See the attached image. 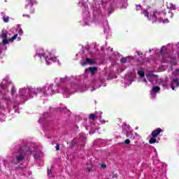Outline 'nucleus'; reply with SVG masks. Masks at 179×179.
<instances>
[{"label": "nucleus", "mask_w": 179, "mask_h": 179, "mask_svg": "<svg viewBox=\"0 0 179 179\" xmlns=\"http://www.w3.org/2000/svg\"><path fill=\"white\" fill-rule=\"evenodd\" d=\"M51 169H48V175L50 176V174H51Z\"/></svg>", "instance_id": "30"}, {"label": "nucleus", "mask_w": 179, "mask_h": 179, "mask_svg": "<svg viewBox=\"0 0 179 179\" xmlns=\"http://www.w3.org/2000/svg\"><path fill=\"white\" fill-rule=\"evenodd\" d=\"M129 61V57H123L120 59L122 64H127Z\"/></svg>", "instance_id": "11"}, {"label": "nucleus", "mask_w": 179, "mask_h": 179, "mask_svg": "<svg viewBox=\"0 0 179 179\" xmlns=\"http://www.w3.org/2000/svg\"><path fill=\"white\" fill-rule=\"evenodd\" d=\"M125 145H129L131 143V141L129 139H126L124 142Z\"/></svg>", "instance_id": "24"}, {"label": "nucleus", "mask_w": 179, "mask_h": 179, "mask_svg": "<svg viewBox=\"0 0 179 179\" xmlns=\"http://www.w3.org/2000/svg\"><path fill=\"white\" fill-rule=\"evenodd\" d=\"M138 55H143V53L140 54L139 52H137Z\"/></svg>", "instance_id": "34"}, {"label": "nucleus", "mask_w": 179, "mask_h": 179, "mask_svg": "<svg viewBox=\"0 0 179 179\" xmlns=\"http://www.w3.org/2000/svg\"><path fill=\"white\" fill-rule=\"evenodd\" d=\"M24 94H25L24 93V94H22V96H24Z\"/></svg>", "instance_id": "40"}, {"label": "nucleus", "mask_w": 179, "mask_h": 179, "mask_svg": "<svg viewBox=\"0 0 179 179\" xmlns=\"http://www.w3.org/2000/svg\"><path fill=\"white\" fill-rule=\"evenodd\" d=\"M114 10V8L113 6H110L108 9V12L109 15H111V11H113Z\"/></svg>", "instance_id": "22"}, {"label": "nucleus", "mask_w": 179, "mask_h": 179, "mask_svg": "<svg viewBox=\"0 0 179 179\" xmlns=\"http://www.w3.org/2000/svg\"><path fill=\"white\" fill-rule=\"evenodd\" d=\"M101 3H102V4L107 3V1H104V0H102V1H101Z\"/></svg>", "instance_id": "32"}, {"label": "nucleus", "mask_w": 179, "mask_h": 179, "mask_svg": "<svg viewBox=\"0 0 179 179\" xmlns=\"http://www.w3.org/2000/svg\"><path fill=\"white\" fill-rule=\"evenodd\" d=\"M178 86H179V83H178V85H177V87H178Z\"/></svg>", "instance_id": "39"}, {"label": "nucleus", "mask_w": 179, "mask_h": 179, "mask_svg": "<svg viewBox=\"0 0 179 179\" xmlns=\"http://www.w3.org/2000/svg\"><path fill=\"white\" fill-rule=\"evenodd\" d=\"M66 80H68V78H61L60 79L61 83H64L66 82Z\"/></svg>", "instance_id": "26"}, {"label": "nucleus", "mask_w": 179, "mask_h": 179, "mask_svg": "<svg viewBox=\"0 0 179 179\" xmlns=\"http://www.w3.org/2000/svg\"><path fill=\"white\" fill-rule=\"evenodd\" d=\"M101 167L102 169H106L107 167V165H106L105 164H102Z\"/></svg>", "instance_id": "29"}, {"label": "nucleus", "mask_w": 179, "mask_h": 179, "mask_svg": "<svg viewBox=\"0 0 179 179\" xmlns=\"http://www.w3.org/2000/svg\"><path fill=\"white\" fill-rule=\"evenodd\" d=\"M166 50V48L164 47H162L160 50V53L162 55H164V51Z\"/></svg>", "instance_id": "23"}, {"label": "nucleus", "mask_w": 179, "mask_h": 179, "mask_svg": "<svg viewBox=\"0 0 179 179\" xmlns=\"http://www.w3.org/2000/svg\"><path fill=\"white\" fill-rule=\"evenodd\" d=\"M137 62L139 64H143V59L142 57L141 59H137Z\"/></svg>", "instance_id": "20"}, {"label": "nucleus", "mask_w": 179, "mask_h": 179, "mask_svg": "<svg viewBox=\"0 0 179 179\" xmlns=\"http://www.w3.org/2000/svg\"><path fill=\"white\" fill-rule=\"evenodd\" d=\"M11 94L12 96H14V94H16V89L15 88V87H13L11 89Z\"/></svg>", "instance_id": "19"}, {"label": "nucleus", "mask_w": 179, "mask_h": 179, "mask_svg": "<svg viewBox=\"0 0 179 179\" xmlns=\"http://www.w3.org/2000/svg\"><path fill=\"white\" fill-rule=\"evenodd\" d=\"M173 83H175L176 85V87L178 86V83H179V80L178 78H174L172 80V84L173 85Z\"/></svg>", "instance_id": "18"}, {"label": "nucleus", "mask_w": 179, "mask_h": 179, "mask_svg": "<svg viewBox=\"0 0 179 179\" xmlns=\"http://www.w3.org/2000/svg\"><path fill=\"white\" fill-rule=\"evenodd\" d=\"M45 61H53V62H57V57H52L51 55H50V56L45 57Z\"/></svg>", "instance_id": "9"}, {"label": "nucleus", "mask_w": 179, "mask_h": 179, "mask_svg": "<svg viewBox=\"0 0 179 179\" xmlns=\"http://www.w3.org/2000/svg\"><path fill=\"white\" fill-rule=\"evenodd\" d=\"M53 86H54V84H50L49 86L48 85H45L43 88L38 87L36 89L37 93H43V96H47V94H47V91L51 89L52 93H53V94H55V93H57V91H55L54 90H52Z\"/></svg>", "instance_id": "2"}, {"label": "nucleus", "mask_w": 179, "mask_h": 179, "mask_svg": "<svg viewBox=\"0 0 179 179\" xmlns=\"http://www.w3.org/2000/svg\"><path fill=\"white\" fill-rule=\"evenodd\" d=\"M27 6H30V8L33 7V5H34V3L32 0H27Z\"/></svg>", "instance_id": "15"}, {"label": "nucleus", "mask_w": 179, "mask_h": 179, "mask_svg": "<svg viewBox=\"0 0 179 179\" xmlns=\"http://www.w3.org/2000/svg\"><path fill=\"white\" fill-rule=\"evenodd\" d=\"M87 64L89 65H94V64H96V61H94V59H93L86 58L85 61H84L83 62L81 63V65L83 66H86V65H87Z\"/></svg>", "instance_id": "4"}, {"label": "nucleus", "mask_w": 179, "mask_h": 179, "mask_svg": "<svg viewBox=\"0 0 179 179\" xmlns=\"http://www.w3.org/2000/svg\"><path fill=\"white\" fill-rule=\"evenodd\" d=\"M0 55H1V52H0Z\"/></svg>", "instance_id": "41"}, {"label": "nucleus", "mask_w": 179, "mask_h": 179, "mask_svg": "<svg viewBox=\"0 0 179 179\" xmlns=\"http://www.w3.org/2000/svg\"><path fill=\"white\" fill-rule=\"evenodd\" d=\"M98 68L96 66L94 67H89L88 71H90V73L92 75H94L97 71Z\"/></svg>", "instance_id": "7"}, {"label": "nucleus", "mask_w": 179, "mask_h": 179, "mask_svg": "<svg viewBox=\"0 0 179 179\" xmlns=\"http://www.w3.org/2000/svg\"><path fill=\"white\" fill-rule=\"evenodd\" d=\"M34 159H36V158H37V157H36V155H34Z\"/></svg>", "instance_id": "36"}, {"label": "nucleus", "mask_w": 179, "mask_h": 179, "mask_svg": "<svg viewBox=\"0 0 179 179\" xmlns=\"http://www.w3.org/2000/svg\"><path fill=\"white\" fill-rule=\"evenodd\" d=\"M3 20L4 23H8L9 22V17L8 16H3Z\"/></svg>", "instance_id": "17"}, {"label": "nucleus", "mask_w": 179, "mask_h": 179, "mask_svg": "<svg viewBox=\"0 0 179 179\" xmlns=\"http://www.w3.org/2000/svg\"><path fill=\"white\" fill-rule=\"evenodd\" d=\"M18 33H19L20 36H22V34H23V29H22V28H20L18 30Z\"/></svg>", "instance_id": "27"}, {"label": "nucleus", "mask_w": 179, "mask_h": 179, "mask_svg": "<svg viewBox=\"0 0 179 179\" xmlns=\"http://www.w3.org/2000/svg\"><path fill=\"white\" fill-rule=\"evenodd\" d=\"M34 159H36V158H37V157H36V155H34Z\"/></svg>", "instance_id": "35"}, {"label": "nucleus", "mask_w": 179, "mask_h": 179, "mask_svg": "<svg viewBox=\"0 0 179 179\" xmlns=\"http://www.w3.org/2000/svg\"><path fill=\"white\" fill-rule=\"evenodd\" d=\"M57 86L59 87V83H57Z\"/></svg>", "instance_id": "37"}, {"label": "nucleus", "mask_w": 179, "mask_h": 179, "mask_svg": "<svg viewBox=\"0 0 179 179\" xmlns=\"http://www.w3.org/2000/svg\"><path fill=\"white\" fill-rule=\"evenodd\" d=\"M20 92H22V93H24V92H28L29 94H31V93H33V92H34V89H30V88H28L27 89H22V90H20Z\"/></svg>", "instance_id": "10"}, {"label": "nucleus", "mask_w": 179, "mask_h": 179, "mask_svg": "<svg viewBox=\"0 0 179 179\" xmlns=\"http://www.w3.org/2000/svg\"><path fill=\"white\" fill-rule=\"evenodd\" d=\"M56 150H59V144L56 145Z\"/></svg>", "instance_id": "31"}, {"label": "nucleus", "mask_w": 179, "mask_h": 179, "mask_svg": "<svg viewBox=\"0 0 179 179\" xmlns=\"http://www.w3.org/2000/svg\"><path fill=\"white\" fill-rule=\"evenodd\" d=\"M64 92H68V88H64Z\"/></svg>", "instance_id": "33"}, {"label": "nucleus", "mask_w": 179, "mask_h": 179, "mask_svg": "<svg viewBox=\"0 0 179 179\" xmlns=\"http://www.w3.org/2000/svg\"><path fill=\"white\" fill-rule=\"evenodd\" d=\"M162 132H163V129L161 128H157L152 131L151 136H152V138H157V136H159Z\"/></svg>", "instance_id": "5"}, {"label": "nucleus", "mask_w": 179, "mask_h": 179, "mask_svg": "<svg viewBox=\"0 0 179 179\" xmlns=\"http://www.w3.org/2000/svg\"><path fill=\"white\" fill-rule=\"evenodd\" d=\"M17 38V34H15L13 37H11L9 39L3 38L2 43L5 45L6 44H9V41L12 42V41L16 40Z\"/></svg>", "instance_id": "6"}, {"label": "nucleus", "mask_w": 179, "mask_h": 179, "mask_svg": "<svg viewBox=\"0 0 179 179\" xmlns=\"http://www.w3.org/2000/svg\"><path fill=\"white\" fill-rule=\"evenodd\" d=\"M85 72H87V69H85Z\"/></svg>", "instance_id": "38"}, {"label": "nucleus", "mask_w": 179, "mask_h": 179, "mask_svg": "<svg viewBox=\"0 0 179 179\" xmlns=\"http://www.w3.org/2000/svg\"><path fill=\"white\" fill-rule=\"evenodd\" d=\"M152 92L156 94V93H159L160 92V87L159 86H156V87H154L152 88Z\"/></svg>", "instance_id": "13"}, {"label": "nucleus", "mask_w": 179, "mask_h": 179, "mask_svg": "<svg viewBox=\"0 0 179 179\" xmlns=\"http://www.w3.org/2000/svg\"><path fill=\"white\" fill-rule=\"evenodd\" d=\"M96 118H97V117L94 113H91L89 116V119L92 120V121H94V120H96Z\"/></svg>", "instance_id": "16"}, {"label": "nucleus", "mask_w": 179, "mask_h": 179, "mask_svg": "<svg viewBox=\"0 0 179 179\" xmlns=\"http://www.w3.org/2000/svg\"><path fill=\"white\" fill-rule=\"evenodd\" d=\"M152 23H157V24H159L160 23H166V21L160 17V14L159 13H155L152 15Z\"/></svg>", "instance_id": "3"}, {"label": "nucleus", "mask_w": 179, "mask_h": 179, "mask_svg": "<svg viewBox=\"0 0 179 179\" xmlns=\"http://www.w3.org/2000/svg\"><path fill=\"white\" fill-rule=\"evenodd\" d=\"M156 142H157V139H156V137H152L150 140H149V143L150 145H153V143H156Z\"/></svg>", "instance_id": "12"}, {"label": "nucleus", "mask_w": 179, "mask_h": 179, "mask_svg": "<svg viewBox=\"0 0 179 179\" xmlns=\"http://www.w3.org/2000/svg\"><path fill=\"white\" fill-rule=\"evenodd\" d=\"M171 87L172 90H176V87H174V85H173L172 83L171 84Z\"/></svg>", "instance_id": "28"}, {"label": "nucleus", "mask_w": 179, "mask_h": 179, "mask_svg": "<svg viewBox=\"0 0 179 179\" xmlns=\"http://www.w3.org/2000/svg\"><path fill=\"white\" fill-rule=\"evenodd\" d=\"M137 73L140 76V78H144L145 77V71H138L137 72Z\"/></svg>", "instance_id": "14"}, {"label": "nucleus", "mask_w": 179, "mask_h": 179, "mask_svg": "<svg viewBox=\"0 0 179 179\" xmlns=\"http://www.w3.org/2000/svg\"><path fill=\"white\" fill-rule=\"evenodd\" d=\"M29 152L31 151H30V150H29V148H27V146L20 147L18 150L19 155L15 156L17 162L18 163H20V162H23V160H24V157H26V155H27Z\"/></svg>", "instance_id": "1"}, {"label": "nucleus", "mask_w": 179, "mask_h": 179, "mask_svg": "<svg viewBox=\"0 0 179 179\" xmlns=\"http://www.w3.org/2000/svg\"><path fill=\"white\" fill-rule=\"evenodd\" d=\"M144 16L149 17V13L147 10H143Z\"/></svg>", "instance_id": "25"}, {"label": "nucleus", "mask_w": 179, "mask_h": 179, "mask_svg": "<svg viewBox=\"0 0 179 179\" xmlns=\"http://www.w3.org/2000/svg\"><path fill=\"white\" fill-rule=\"evenodd\" d=\"M127 138H132V136H134V135H132L131 132H127L126 134Z\"/></svg>", "instance_id": "21"}, {"label": "nucleus", "mask_w": 179, "mask_h": 179, "mask_svg": "<svg viewBox=\"0 0 179 179\" xmlns=\"http://www.w3.org/2000/svg\"><path fill=\"white\" fill-rule=\"evenodd\" d=\"M1 38H6V37H8V31L6 29H3L1 31Z\"/></svg>", "instance_id": "8"}]
</instances>
